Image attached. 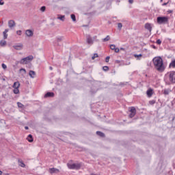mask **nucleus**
Listing matches in <instances>:
<instances>
[{"instance_id":"f257e3e1","label":"nucleus","mask_w":175,"mask_h":175,"mask_svg":"<svg viewBox=\"0 0 175 175\" xmlns=\"http://www.w3.org/2000/svg\"><path fill=\"white\" fill-rule=\"evenodd\" d=\"M154 65L156 70L158 72H163L165 70V66L163 65V60L161 57H156L154 58Z\"/></svg>"},{"instance_id":"f03ea898","label":"nucleus","mask_w":175,"mask_h":175,"mask_svg":"<svg viewBox=\"0 0 175 175\" xmlns=\"http://www.w3.org/2000/svg\"><path fill=\"white\" fill-rule=\"evenodd\" d=\"M32 59H33V56L32 55L28 56L27 57L22 59L21 60V64H23V65L24 64L27 65V64H28L29 62H31Z\"/></svg>"},{"instance_id":"7ed1b4c3","label":"nucleus","mask_w":175,"mask_h":175,"mask_svg":"<svg viewBox=\"0 0 175 175\" xmlns=\"http://www.w3.org/2000/svg\"><path fill=\"white\" fill-rule=\"evenodd\" d=\"M12 88H14L13 92L14 94H19L20 90L18 88H20V82L16 81L14 82V85H12Z\"/></svg>"},{"instance_id":"20e7f679","label":"nucleus","mask_w":175,"mask_h":175,"mask_svg":"<svg viewBox=\"0 0 175 175\" xmlns=\"http://www.w3.org/2000/svg\"><path fill=\"white\" fill-rule=\"evenodd\" d=\"M168 21H169V18L166 16H163V17L159 16L157 18L158 24H166V23H167Z\"/></svg>"},{"instance_id":"39448f33","label":"nucleus","mask_w":175,"mask_h":175,"mask_svg":"<svg viewBox=\"0 0 175 175\" xmlns=\"http://www.w3.org/2000/svg\"><path fill=\"white\" fill-rule=\"evenodd\" d=\"M69 169H80L81 167V164L80 163H73V164H68Z\"/></svg>"},{"instance_id":"423d86ee","label":"nucleus","mask_w":175,"mask_h":175,"mask_svg":"<svg viewBox=\"0 0 175 175\" xmlns=\"http://www.w3.org/2000/svg\"><path fill=\"white\" fill-rule=\"evenodd\" d=\"M170 81L175 83V72L172 71L170 73Z\"/></svg>"},{"instance_id":"0eeeda50","label":"nucleus","mask_w":175,"mask_h":175,"mask_svg":"<svg viewBox=\"0 0 175 175\" xmlns=\"http://www.w3.org/2000/svg\"><path fill=\"white\" fill-rule=\"evenodd\" d=\"M131 113L129 115L130 118H133V117H135V116L136 115V108H135L134 107H132L131 108Z\"/></svg>"},{"instance_id":"6e6552de","label":"nucleus","mask_w":175,"mask_h":175,"mask_svg":"<svg viewBox=\"0 0 175 175\" xmlns=\"http://www.w3.org/2000/svg\"><path fill=\"white\" fill-rule=\"evenodd\" d=\"M152 94H154L152 89H149L146 92V94L148 98H151V96H152Z\"/></svg>"},{"instance_id":"1a4fd4ad","label":"nucleus","mask_w":175,"mask_h":175,"mask_svg":"<svg viewBox=\"0 0 175 175\" xmlns=\"http://www.w3.org/2000/svg\"><path fill=\"white\" fill-rule=\"evenodd\" d=\"M25 33L29 37L33 36V31H32V30L27 29L26 30Z\"/></svg>"},{"instance_id":"9d476101","label":"nucleus","mask_w":175,"mask_h":175,"mask_svg":"<svg viewBox=\"0 0 175 175\" xmlns=\"http://www.w3.org/2000/svg\"><path fill=\"white\" fill-rule=\"evenodd\" d=\"M13 47L15 49V50H21L24 46L23 44H19L18 45H14Z\"/></svg>"},{"instance_id":"9b49d317","label":"nucleus","mask_w":175,"mask_h":175,"mask_svg":"<svg viewBox=\"0 0 175 175\" xmlns=\"http://www.w3.org/2000/svg\"><path fill=\"white\" fill-rule=\"evenodd\" d=\"M8 25H9L10 28H13V27H14V25H16V23H14V21H10L8 22Z\"/></svg>"},{"instance_id":"f8f14e48","label":"nucleus","mask_w":175,"mask_h":175,"mask_svg":"<svg viewBox=\"0 0 175 175\" xmlns=\"http://www.w3.org/2000/svg\"><path fill=\"white\" fill-rule=\"evenodd\" d=\"M50 173L53 174V173H59V170L56 169V168H51L49 170Z\"/></svg>"},{"instance_id":"ddd939ff","label":"nucleus","mask_w":175,"mask_h":175,"mask_svg":"<svg viewBox=\"0 0 175 175\" xmlns=\"http://www.w3.org/2000/svg\"><path fill=\"white\" fill-rule=\"evenodd\" d=\"M145 28H146V29H148V31H150V32H151V29H152V27H151V25L150 23H146L145 25Z\"/></svg>"},{"instance_id":"4468645a","label":"nucleus","mask_w":175,"mask_h":175,"mask_svg":"<svg viewBox=\"0 0 175 175\" xmlns=\"http://www.w3.org/2000/svg\"><path fill=\"white\" fill-rule=\"evenodd\" d=\"M50 96H54V93L53 92H47L45 95H44V98H49Z\"/></svg>"},{"instance_id":"2eb2a0df","label":"nucleus","mask_w":175,"mask_h":175,"mask_svg":"<svg viewBox=\"0 0 175 175\" xmlns=\"http://www.w3.org/2000/svg\"><path fill=\"white\" fill-rule=\"evenodd\" d=\"M29 75L30 76V77H31V79H33V77H35V71H32V70H30L29 72Z\"/></svg>"},{"instance_id":"dca6fc26","label":"nucleus","mask_w":175,"mask_h":175,"mask_svg":"<svg viewBox=\"0 0 175 175\" xmlns=\"http://www.w3.org/2000/svg\"><path fill=\"white\" fill-rule=\"evenodd\" d=\"M8 32H9V29H5L3 31L4 39H8V35H7Z\"/></svg>"},{"instance_id":"f3484780","label":"nucleus","mask_w":175,"mask_h":175,"mask_svg":"<svg viewBox=\"0 0 175 175\" xmlns=\"http://www.w3.org/2000/svg\"><path fill=\"white\" fill-rule=\"evenodd\" d=\"M27 140L30 143H32V142H33V138H32V135H29V136L27 137Z\"/></svg>"},{"instance_id":"a211bd4d","label":"nucleus","mask_w":175,"mask_h":175,"mask_svg":"<svg viewBox=\"0 0 175 175\" xmlns=\"http://www.w3.org/2000/svg\"><path fill=\"white\" fill-rule=\"evenodd\" d=\"M19 166L21 167H24L25 166V164L21 160H18Z\"/></svg>"},{"instance_id":"6ab92c4d","label":"nucleus","mask_w":175,"mask_h":175,"mask_svg":"<svg viewBox=\"0 0 175 175\" xmlns=\"http://www.w3.org/2000/svg\"><path fill=\"white\" fill-rule=\"evenodd\" d=\"M96 134L98 135V136H100L101 137H105V134L100 131H97Z\"/></svg>"},{"instance_id":"aec40b11","label":"nucleus","mask_w":175,"mask_h":175,"mask_svg":"<svg viewBox=\"0 0 175 175\" xmlns=\"http://www.w3.org/2000/svg\"><path fill=\"white\" fill-rule=\"evenodd\" d=\"M88 44H92V43H94L92 38H88Z\"/></svg>"},{"instance_id":"412c9836","label":"nucleus","mask_w":175,"mask_h":175,"mask_svg":"<svg viewBox=\"0 0 175 175\" xmlns=\"http://www.w3.org/2000/svg\"><path fill=\"white\" fill-rule=\"evenodd\" d=\"M170 66H172V68H175V60H173L170 64Z\"/></svg>"},{"instance_id":"4be33fe9","label":"nucleus","mask_w":175,"mask_h":175,"mask_svg":"<svg viewBox=\"0 0 175 175\" xmlns=\"http://www.w3.org/2000/svg\"><path fill=\"white\" fill-rule=\"evenodd\" d=\"M0 46H6V41H1Z\"/></svg>"},{"instance_id":"5701e85b","label":"nucleus","mask_w":175,"mask_h":175,"mask_svg":"<svg viewBox=\"0 0 175 175\" xmlns=\"http://www.w3.org/2000/svg\"><path fill=\"white\" fill-rule=\"evenodd\" d=\"M98 53H94L92 57V59H95L96 58H98Z\"/></svg>"},{"instance_id":"b1692460","label":"nucleus","mask_w":175,"mask_h":175,"mask_svg":"<svg viewBox=\"0 0 175 175\" xmlns=\"http://www.w3.org/2000/svg\"><path fill=\"white\" fill-rule=\"evenodd\" d=\"M71 18L72 21H76V16L75 14H71Z\"/></svg>"},{"instance_id":"393cba45","label":"nucleus","mask_w":175,"mask_h":175,"mask_svg":"<svg viewBox=\"0 0 175 175\" xmlns=\"http://www.w3.org/2000/svg\"><path fill=\"white\" fill-rule=\"evenodd\" d=\"M108 40H110V37H109V36H107V38L103 39L104 42H107Z\"/></svg>"},{"instance_id":"a878e982","label":"nucleus","mask_w":175,"mask_h":175,"mask_svg":"<svg viewBox=\"0 0 175 175\" xmlns=\"http://www.w3.org/2000/svg\"><path fill=\"white\" fill-rule=\"evenodd\" d=\"M110 49H111V50H115L116 49V45H114V44L110 45Z\"/></svg>"},{"instance_id":"bb28decb","label":"nucleus","mask_w":175,"mask_h":175,"mask_svg":"<svg viewBox=\"0 0 175 175\" xmlns=\"http://www.w3.org/2000/svg\"><path fill=\"white\" fill-rule=\"evenodd\" d=\"M103 70H105V71H107V70H109V66H104V67L103 68Z\"/></svg>"},{"instance_id":"cd10ccee","label":"nucleus","mask_w":175,"mask_h":175,"mask_svg":"<svg viewBox=\"0 0 175 175\" xmlns=\"http://www.w3.org/2000/svg\"><path fill=\"white\" fill-rule=\"evenodd\" d=\"M18 107L23 108L24 107V105L21 104V103H18Z\"/></svg>"},{"instance_id":"c85d7f7f","label":"nucleus","mask_w":175,"mask_h":175,"mask_svg":"<svg viewBox=\"0 0 175 175\" xmlns=\"http://www.w3.org/2000/svg\"><path fill=\"white\" fill-rule=\"evenodd\" d=\"M40 10H41V12H44V11L46 10V7L42 6V7L40 8Z\"/></svg>"},{"instance_id":"c756f323","label":"nucleus","mask_w":175,"mask_h":175,"mask_svg":"<svg viewBox=\"0 0 175 175\" xmlns=\"http://www.w3.org/2000/svg\"><path fill=\"white\" fill-rule=\"evenodd\" d=\"M163 93L165 95H169V90H164Z\"/></svg>"},{"instance_id":"7c9ffc66","label":"nucleus","mask_w":175,"mask_h":175,"mask_svg":"<svg viewBox=\"0 0 175 175\" xmlns=\"http://www.w3.org/2000/svg\"><path fill=\"white\" fill-rule=\"evenodd\" d=\"M156 43H157V44H161V43H162V41H161V40H157V42H156Z\"/></svg>"},{"instance_id":"2f4dec72","label":"nucleus","mask_w":175,"mask_h":175,"mask_svg":"<svg viewBox=\"0 0 175 175\" xmlns=\"http://www.w3.org/2000/svg\"><path fill=\"white\" fill-rule=\"evenodd\" d=\"M115 53H120V49L118 48H115Z\"/></svg>"},{"instance_id":"473e14b6","label":"nucleus","mask_w":175,"mask_h":175,"mask_svg":"<svg viewBox=\"0 0 175 175\" xmlns=\"http://www.w3.org/2000/svg\"><path fill=\"white\" fill-rule=\"evenodd\" d=\"M2 68H3V69H6L8 68V66H6V64H2Z\"/></svg>"},{"instance_id":"72a5a7b5","label":"nucleus","mask_w":175,"mask_h":175,"mask_svg":"<svg viewBox=\"0 0 175 175\" xmlns=\"http://www.w3.org/2000/svg\"><path fill=\"white\" fill-rule=\"evenodd\" d=\"M20 72H24V73H27V70H25V69H24V68H21L20 70Z\"/></svg>"},{"instance_id":"f704fd0d","label":"nucleus","mask_w":175,"mask_h":175,"mask_svg":"<svg viewBox=\"0 0 175 175\" xmlns=\"http://www.w3.org/2000/svg\"><path fill=\"white\" fill-rule=\"evenodd\" d=\"M118 28H120V29L122 28V24L118 23Z\"/></svg>"},{"instance_id":"c9c22d12","label":"nucleus","mask_w":175,"mask_h":175,"mask_svg":"<svg viewBox=\"0 0 175 175\" xmlns=\"http://www.w3.org/2000/svg\"><path fill=\"white\" fill-rule=\"evenodd\" d=\"M110 59V57L109 56H107L105 59V62H109V60Z\"/></svg>"},{"instance_id":"e433bc0d","label":"nucleus","mask_w":175,"mask_h":175,"mask_svg":"<svg viewBox=\"0 0 175 175\" xmlns=\"http://www.w3.org/2000/svg\"><path fill=\"white\" fill-rule=\"evenodd\" d=\"M17 35H21V31H16Z\"/></svg>"},{"instance_id":"4c0bfd02","label":"nucleus","mask_w":175,"mask_h":175,"mask_svg":"<svg viewBox=\"0 0 175 175\" xmlns=\"http://www.w3.org/2000/svg\"><path fill=\"white\" fill-rule=\"evenodd\" d=\"M150 105H154V100H151L149 102Z\"/></svg>"},{"instance_id":"58836bf2","label":"nucleus","mask_w":175,"mask_h":175,"mask_svg":"<svg viewBox=\"0 0 175 175\" xmlns=\"http://www.w3.org/2000/svg\"><path fill=\"white\" fill-rule=\"evenodd\" d=\"M59 18L60 20H64V18H65V16H62V17H59Z\"/></svg>"},{"instance_id":"ea45409f","label":"nucleus","mask_w":175,"mask_h":175,"mask_svg":"<svg viewBox=\"0 0 175 175\" xmlns=\"http://www.w3.org/2000/svg\"><path fill=\"white\" fill-rule=\"evenodd\" d=\"M129 3H133V0H129Z\"/></svg>"},{"instance_id":"a19ab883","label":"nucleus","mask_w":175,"mask_h":175,"mask_svg":"<svg viewBox=\"0 0 175 175\" xmlns=\"http://www.w3.org/2000/svg\"><path fill=\"white\" fill-rule=\"evenodd\" d=\"M135 57H142V54L137 55H135Z\"/></svg>"},{"instance_id":"79ce46f5","label":"nucleus","mask_w":175,"mask_h":175,"mask_svg":"<svg viewBox=\"0 0 175 175\" xmlns=\"http://www.w3.org/2000/svg\"><path fill=\"white\" fill-rule=\"evenodd\" d=\"M167 5V3H164L163 4V6H165V5Z\"/></svg>"},{"instance_id":"37998d69","label":"nucleus","mask_w":175,"mask_h":175,"mask_svg":"<svg viewBox=\"0 0 175 175\" xmlns=\"http://www.w3.org/2000/svg\"><path fill=\"white\" fill-rule=\"evenodd\" d=\"M0 5H3V2H2V1H0Z\"/></svg>"},{"instance_id":"c03bdc74","label":"nucleus","mask_w":175,"mask_h":175,"mask_svg":"<svg viewBox=\"0 0 175 175\" xmlns=\"http://www.w3.org/2000/svg\"><path fill=\"white\" fill-rule=\"evenodd\" d=\"M1 174H2V171L0 170V175H1Z\"/></svg>"},{"instance_id":"a18cd8bd","label":"nucleus","mask_w":175,"mask_h":175,"mask_svg":"<svg viewBox=\"0 0 175 175\" xmlns=\"http://www.w3.org/2000/svg\"><path fill=\"white\" fill-rule=\"evenodd\" d=\"M25 129H28V126H25Z\"/></svg>"},{"instance_id":"49530a36","label":"nucleus","mask_w":175,"mask_h":175,"mask_svg":"<svg viewBox=\"0 0 175 175\" xmlns=\"http://www.w3.org/2000/svg\"><path fill=\"white\" fill-rule=\"evenodd\" d=\"M120 49L124 50V49L121 48Z\"/></svg>"},{"instance_id":"de8ad7c7","label":"nucleus","mask_w":175,"mask_h":175,"mask_svg":"<svg viewBox=\"0 0 175 175\" xmlns=\"http://www.w3.org/2000/svg\"><path fill=\"white\" fill-rule=\"evenodd\" d=\"M154 49H156V47H155V46H154Z\"/></svg>"},{"instance_id":"09e8293b","label":"nucleus","mask_w":175,"mask_h":175,"mask_svg":"<svg viewBox=\"0 0 175 175\" xmlns=\"http://www.w3.org/2000/svg\"><path fill=\"white\" fill-rule=\"evenodd\" d=\"M161 2H162L163 0H161Z\"/></svg>"}]
</instances>
